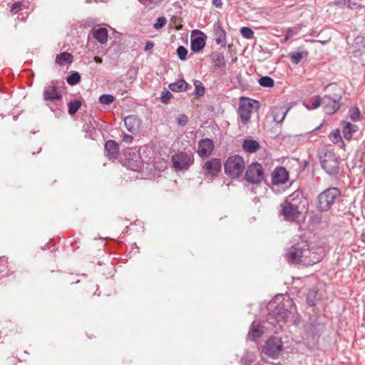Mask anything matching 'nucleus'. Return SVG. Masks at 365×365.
Returning <instances> with one entry per match:
<instances>
[{
    "label": "nucleus",
    "instance_id": "obj_55",
    "mask_svg": "<svg viewBox=\"0 0 365 365\" xmlns=\"http://www.w3.org/2000/svg\"><path fill=\"white\" fill-rule=\"evenodd\" d=\"M334 138H340V133L339 130L333 133Z\"/></svg>",
    "mask_w": 365,
    "mask_h": 365
},
{
    "label": "nucleus",
    "instance_id": "obj_26",
    "mask_svg": "<svg viewBox=\"0 0 365 365\" xmlns=\"http://www.w3.org/2000/svg\"><path fill=\"white\" fill-rule=\"evenodd\" d=\"M73 61V56L71 54L67 52H62L57 55L56 58V62L58 65H65L66 63H71Z\"/></svg>",
    "mask_w": 365,
    "mask_h": 365
},
{
    "label": "nucleus",
    "instance_id": "obj_4",
    "mask_svg": "<svg viewBox=\"0 0 365 365\" xmlns=\"http://www.w3.org/2000/svg\"><path fill=\"white\" fill-rule=\"evenodd\" d=\"M245 168L244 158L239 155L230 156L224 165L225 173L231 178H238L244 172Z\"/></svg>",
    "mask_w": 365,
    "mask_h": 365
},
{
    "label": "nucleus",
    "instance_id": "obj_42",
    "mask_svg": "<svg viewBox=\"0 0 365 365\" xmlns=\"http://www.w3.org/2000/svg\"><path fill=\"white\" fill-rule=\"evenodd\" d=\"M195 87V94L198 96H202L205 93V88L202 86L201 82L196 81L194 83Z\"/></svg>",
    "mask_w": 365,
    "mask_h": 365
},
{
    "label": "nucleus",
    "instance_id": "obj_50",
    "mask_svg": "<svg viewBox=\"0 0 365 365\" xmlns=\"http://www.w3.org/2000/svg\"><path fill=\"white\" fill-rule=\"evenodd\" d=\"M212 4L216 7V8H221L222 6V0H213L212 1Z\"/></svg>",
    "mask_w": 365,
    "mask_h": 365
},
{
    "label": "nucleus",
    "instance_id": "obj_41",
    "mask_svg": "<svg viewBox=\"0 0 365 365\" xmlns=\"http://www.w3.org/2000/svg\"><path fill=\"white\" fill-rule=\"evenodd\" d=\"M177 54L180 60H185L187 54V50L182 46L177 48Z\"/></svg>",
    "mask_w": 365,
    "mask_h": 365
},
{
    "label": "nucleus",
    "instance_id": "obj_46",
    "mask_svg": "<svg viewBox=\"0 0 365 365\" xmlns=\"http://www.w3.org/2000/svg\"><path fill=\"white\" fill-rule=\"evenodd\" d=\"M178 125L184 126L187 123V117L185 115H180L177 118Z\"/></svg>",
    "mask_w": 365,
    "mask_h": 365
},
{
    "label": "nucleus",
    "instance_id": "obj_51",
    "mask_svg": "<svg viewBox=\"0 0 365 365\" xmlns=\"http://www.w3.org/2000/svg\"><path fill=\"white\" fill-rule=\"evenodd\" d=\"M153 47V43L151 41H148L145 45V51L150 50Z\"/></svg>",
    "mask_w": 365,
    "mask_h": 365
},
{
    "label": "nucleus",
    "instance_id": "obj_5",
    "mask_svg": "<svg viewBox=\"0 0 365 365\" xmlns=\"http://www.w3.org/2000/svg\"><path fill=\"white\" fill-rule=\"evenodd\" d=\"M310 253L305 244H297L291 247L286 252V259L290 264H302L307 254Z\"/></svg>",
    "mask_w": 365,
    "mask_h": 365
},
{
    "label": "nucleus",
    "instance_id": "obj_15",
    "mask_svg": "<svg viewBox=\"0 0 365 365\" xmlns=\"http://www.w3.org/2000/svg\"><path fill=\"white\" fill-rule=\"evenodd\" d=\"M214 148V142L212 140L203 138L198 142L196 152L200 158H207L212 154Z\"/></svg>",
    "mask_w": 365,
    "mask_h": 365
},
{
    "label": "nucleus",
    "instance_id": "obj_28",
    "mask_svg": "<svg viewBox=\"0 0 365 365\" xmlns=\"http://www.w3.org/2000/svg\"><path fill=\"white\" fill-rule=\"evenodd\" d=\"M187 84L184 80H179L175 83H170L169 88L175 92L185 91L187 89Z\"/></svg>",
    "mask_w": 365,
    "mask_h": 365
},
{
    "label": "nucleus",
    "instance_id": "obj_3",
    "mask_svg": "<svg viewBox=\"0 0 365 365\" xmlns=\"http://www.w3.org/2000/svg\"><path fill=\"white\" fill-rule=\"evenodd\" d=\"M341 191L337 187H329L321 192L317 197V207L321 212H327L339 200Z\"/></svg>",
    "mask_w": 365,
    "mask_h": 365
},
{
    "label": "nucleus",
    "instance_id": "obj_45",
    "mask_svg": "<svg viewBox=\"0 0 365 365\" xmlns=\"http://www.w3.org/2000/svg\"><path fill=\"white\" fill-rule=\"evenodd\" d=\"M336 5H341V4H343L344 6H347V7L350 8V9H354V7L356 6V4L354 3V2H352L351 0H343L342 2L341 1H337L335 3Z\"/></svg>",
    "mask_w": 365,
    "mask_h": 365
},
{
    "label": "nucleus",
    "instance_id": "obj_14",
    "mask_svg": "<svg viewBox=\"0 0 365 365\" xmlns=\"http://www.w3.org/2000/svg\"><path fill=\"white\" fill-rule=\"evenodd\" d=\"M310 253L307 254L304 259L303 264L310 266L320 262L324 256V250L322 247L309 248Z\"/></svg>",
    "mask_w": 365,
    "mask_h": 365
},
{
    "label": "nucleus",
    "instance_id": "obj_37",
    "mask_svg": "<svg viewBox=\"0 0 365 365\" xmlns=\"http://www.w3.org/2000/svg\"><path fill=\"white\" fill-rule=\"evenodd\" d=\"M349 115L353 121L360 120L361 113L358 108H351L349 110Z\"/></svg>",
    "mask_w": 365,
    "mask_h": 365
},
{
    "label": "nucleus",
    "instance_id": "obj_1",
    "mask_svg": "<svg viewBox=\"0 0 365 365\" xmlns=\"http://www.w3.org/2000/svg\"><path fill=\"white\" fill-rule=\"evenodd\" d=\"M269 310L268 320H275L278 323L284 322L296 311V306L289 297L277 295L268 304Z\"/></svg>",
    "mask_w": 365,
    "mask_h": 365
},
{
    "label": "nucleus",
    "instance_id": "obj_56",
    "mask_svg": "<svg viewBox=\"0 0 365 365\" xmlns=\"http://www.w3.org/2000/svg\"><path fill=\"white\" fill-rule=\"evenodd\" d=\"M317 41L319 42L320 43H322V45H325L327 43V41Z\"/></svg>",
    "mask_w": 365,
    "mask_h": 365
},
{
    "label": "nucleus",
    "instance_id": "obj_44",
    "mask_svg": "<svg viewBox=\"0 0 365 365\" xmlns=\"http://www.w3.org/2000/svg\"><path fill=\"white\" fill-rule=\"evenodd\" d=\"M26 6L24 2L23 3L16 2L12 4V6L11 7V11L13 12L14 14H15V13H17L19 11L21 10L22 8H26Z\"/></svg>",
    "mask_w": 365,
    "mask_h": 365
},
{
    "label": "nucleus",
    "instance_id": "obj_16",
    "mask_svg": "<svg viewBox=\"0 0 365 365\" xmlns=\"http://www.w3.org/2000/svg\"><path fill=\"white\" fill-rule=\"evenodd\" d=\"M124 125L128 132L135 134L139 132L141 120L136 115H128L124 119Z\"/></svg>",
    "mask_w": 365,
    "mask_h": 365
},
{
    "label": "nucleus",
    "instance_id": "obj_23",
    "mask_svg": "<svg viewBox=\"0 0 365 365\" xmlns=\"http://www.w3.org/2000/svg\"><path fill=\"white\" fill-rule=\"evenodd\" d=\"M264 329L265 327L264 325L254 322L249 331V336L253 340L259 338L263 334Z\"/></svg>",
    "mask_w": 365,
    "mask_h": 365
},
{
    "label": "nucleus",
    "instance_id": "obj_38",
    "mask_svg": "<svg viewBox=\"0 0 365 365\" xmlns=\"http://www.w3.org/2000/svg\"><path fill=\"white\" fill-rule=\"evenodd\" d=\"M80 79H81V76H80L79 73L77 72H75V73H73L72 74H71L70 76H68L66 78V81L68 84L73 86V85H76V83H78L79 82Z\"/></svg>",
    "mask_w": 365,
    "mask_h": 365
},
{
    "label": "nucleus",
    "instance_id": "obj_32",
    "mask_svg": "<svg viewBox=\"0 0 365 365\" xmlns=\"http://www.w3.org/2000/svg\"><path fill=\"white\" fill-rule=\"evenodd\" d=\"M259 85L264 88H272L274 86V80L269 76H263L258 80Z\"/></svg>",
    "mask_w": 365,
    "mask_h": 365
},
{
    "label": "nucleus",
    "instance_id": "obj_6",
    "mask_svg": "<svg viewBox=\"0 0 365 365\" xmlns=\"http://www.w3.org/2000/svg\"><path fill=\"white\" fill-rule=\"evenodd\" d=\"M320 163L323 170L329 175H334L339 170V163L332 150H327L320 156Z\"/></svg>",
    "mask_w": 365,
    "mask_h": 365
},
{
    "label": "nucleus",
    "instance_id": "obj_8",
    "mask_svg": "<svg viewBox=\"0 0 365 365\" xmlns=\"http://www.w3.org/2000/svg\"><path fill=\"white\" fill-rule=\"evenodd\" d=\"M222 162L219 158H211L205 161L202 165V173L205 178L212 181L220 173Z\"/></svg>",
    "mask_w": 365,
    "mask_h": 365
},
{
    "label": "nucleus",
    "instance_id": "obj_48",
    "mask_svg": "<svg viewBox=\"0 0 365 365\" xmlns=\"http://www.w3.org/2000/svg\"><path fill=\"white\" fill-rule=\"evenodd\" d=\"M133 136H131L130 135H128L125 133H124L123 135V140L126 143H131L133 141Z\"/></svg>",
    "mask_w": 365,
    "mask_h": 365
},
{
    "label": "nucleus",
    "instance_id": "obj_40",
    "mask_svg": "<svg viewBox=\"0 0 365 365\" xmlns=\"http://www.w3.org/2000/svg\"><path fill=\"white\" fill-rule=\"evenodd\" d=\"M240 33L247 39H251L254 36V31L249 27L244 26L241 28Z\"/></svg>",
    "mask_w": 365,
    "mask_h": 365
},
{
    "label": "nucleus",
    "instance_id": "obj_20",
    "mask_svg": "<svg viewBox=\"0 0 365 365\" xmlns=\"http://www.w3.org/2000/svg\"><path fill=\"white\" fill-rule=\"evenodd\" d=\"M105 150L108 158L114 160L118 154V145L114 140H108L105 144Z\"/></svg>",
    "mask_w": 365,
    "mask_h": 365
},
{
    "label": "nucleus",
    "instance_id": "obj_2",
    "mask_svg": "<svg viewBox=\"0 0 365 365\" xmlns=\"http://www.w3.org/2000/svg\"><path fill=\"white\" fill-rule=\"evenodd\" d=\"M303 199L302 193L297 190L289 195L281 204L279 213L284 220L294 222L299 218L301 211L299 204L302 203Z\"/></svg>",
    "mask_w": 365,
    "mask_h": 365
},
{
    "label": "nucleus",
    "instance_id": "obj_29",
    "mask_svg": "<svg viewBox=\"0 0 365 365\" xmlns=\"http://www.w3.org/2000/svg\"><path fill=\"white\" fill-rule=\"evenodd\" d=\"M274 120L277 123H281L284 120L287 110L284 108H276L272 111Z\"/></svg>",
    "mask_w": 365,
    "mask_h": 365
},
{
    "label": "nucleus",
    "instance_id": "obj_27",
    "mask_svg": "<svg viewBox=\"0 0 365 365\" xmlns=\"http://www.w3.org/2000/svg\"><path fill=\"white\" fill-rule=\"evenodd\" d=\"M212 59L215 67L223 68L226 66L225 56L221 53H214L212 56Z\"/></svg>",
    "mask_w": 365,
    "mask_h": 365
},
{
    "label": "nucleus",
    "instance_id": "obj_52",
    "mask_svg": "<svg viewBox=\"0 0 365 365\" xmlns=\"http://www.w3.org/2000/svg\"><path fill=\"white\" fill-rule=\"evenodd\" d=\"M331 89L334 91H336V90H339L338 87L336 85H329L325 90Z\"/></svg>",
    "mask_w": 365,
    "mask_h": 365
},
{
    "label": "nucleus",
    "instance_id": "obj_25",
    "mask_svg": "<svg viewBox=\"0 0 365 365\" xmlns=\"http://www.w3.org/2000/svg\"><path fill=\"white\" fill-rule=\"evenodd\" d=\"M357 129V125L349 122H344L342 130L344 138L345 139L350 140L352 138L353 133H355Z\"/></svg>",
    "mask_w": 365,
    "mask_h": 365
},
{
    "label": "nucleus",
    "instance_id": "obj_33",
    "mask_svg": "<svg viewBox=\"0 0 365 365\" xmlns=\"http://www.w3.org/2000/svg\"><path fill=\"white\" fill-rule=\"evenodd\" d=\"M317 300V292L314 289L309 291L307 295V302L309 306H314Z\"/></svg>",
    "mask_w": 365,
    "mask_h": 365
},
{
    "label": "nucleus",
    "instance_id": "obj_17",
    "mask_svg": "<svg viewBox=\"0 0 365 365\" xmlns=\"http://www.w3.org/2000/svg\"><path fill=\"white\" fill-rule=\"evenodd\" d=\"M43 97L45 101L59 100L61 98V94L54 82L44 88Z\"/></svg>",
    "mask_w": 365,
    "mask_h": 365
},
{
    "label": "nucleus",
    "instance_id": "obj_54",
    "mask_svg": "<svg viewBox=\"0 0 365 365\" xmlns=\"http://www.w3.org/2000/svg\"><path fill=\"white\" fill-rule=\"evenodd\" d=\"M293 36V34H292V29H288L287 30V37H290V36Z\"/></svg>",
    "mask_w": 365,
    "mask_h": 365
},
{
    "label": "nucleus",
    "instance_id": "obj_12",
    "mask_svg": "<svg viewBox=\"0 0 365 365\" xmlns=\"http://www.w3.org/2000/svg\"><path fill=\"white\" fill-rule=\"evenodd\" d=\"M341 98V96L340 93H335L333 96H324L323 98V105L325 113L331 115L337 111L339 108V102Z\"/></svg>",
    "mask_w": 365,
    "mask_h": 365
},
{
    "label": "nucleus",
    "instance_id": "obj_30",
    "mask_svg": "<svg viewBox=\"0 0 365 365\" xmlns=\"http://www.w3.org/2000/svg\"><path fill=\"white\" fill-rule=\"evenodd\" d=\"M310 103H312L311 105L307 103H304V105L308 110L316 109L323 104V98L319 96H317L310 101Z\"/></svg>",
    "mask_w": 365,
    "mask_h": 365
},
{
    "label": "nucleus",
    "instance_id": "obj_11",
    "mask_svg": "<svg viewBox=\"0 0 365 365\" xmlns=\"http://www.w3.org/2000/svg\"><path fill=\"white\" fill-rule=\"evenodd\" d=\"M245 178L252 184L260 183L264 180L262 166L258 163H252L246 171Z\"/></svg>",
    "mask_w": 365,
    "mask_h": 365
},
{
    "label": "nucleus",
    "instance_id": "obj_19",
    "mask_svg": "<svg viewBox=\"0 0 365 365\" xmlns=\"http://www.w3.org/2000/svg\"><path fill=\"white\" fill-rule=\"evenodd\" d=\"M242 147L245 152L253 153L259 149L260 145L257 140L252 138H247L243 140Z\"/></svg>",
    "mask_w": 365,
    "mask_h": 365
},
{
    "label": "nucleus",
    "instance_id": "obj_35",
    "mask_svg": "<svg viewBox=\"0 0 365 365\" xmlns=\"http://www.w3.org/2000/svg\"><path fill=\"white\" fill-rule=\"evenodd\" d=\"M81 103L79 101H71L68 103V113L71 115L75 114L78 110L81 108Z\"/></svg>",
    "mask_w": 365,
    "mask_h": 365
},
{
    "label": "nucleus",
    "instance_id": "obj_47",
    "mask_svg": "<svg viewBox=\"0 0 365 365\" xmlns=\"http://www.w3.org/2000/svg\"><path fill=\"white\" fill-rule=\"evenodd\" d=\"M162 101L166 103L168 100L172 98V94L170 91H165L162 93Z\"/></svg>",
    "mask_w": 365,
    "mask_h": 365
},
{
    "label": "nucleus",
    "instance_id": "obj_18",
    "mask_svg": "<svg viewBox=\"0 0 365 365\" xmlns=\"http://www.w3.org/2000/svg\"><path fill=\"white\" fill-rule=\"evenodd\" d=\"M288 178L289 175L284 168H277L272 174V183L277 185L284 184Z\"/></svg>",
    "mask_w": 365,
    "mask_h": 365
},
{
    "label": "nucleus",
    "instance_id": "obj_13",
    "mask_svg": "<svg viewBox=\"0 0 365 365\" xmlns=\"http://www.w3.org/2000/svg\"><path fill=\"white\" fill-rule=\"evenodd\" d=\"M125 165L133 171H140L143 168V163L141 160L139 153L130 149L128 153V156L125 159Z\"/></svg>",
    "mask_w": 365,
    "mask_h": 365
},
{
    "label": "nucleus",
    "instance_id": "obj_21",
    "mask_svg": "<svg viewBox=\"0 0 365 365\" xmlns=\"http://www.w3.org/2000/svg\"><path fill=\"white\" fill-rule=\"evenodd\" d=\"M200 36L191 38V48L194 52L200 51L205 46V36L200 32Z\"/></svg>",
    "mask_w": 365,
    "mask_h": 365
},
{
    "label": "nucleus",
    "instance_id": "obj_36",
    "mask_svg": "<svg viewBox=\"0 0 365 365\" xmlns=\"http://www.w3.org/2000/svg\"><path fill=\"white\" fill-rule=\"evenodd\" d=\"M354 44L356 45V49L359 51L365 50V37L357 36L354 39Z\"/></svg>",
    "mask_w": 365,
    "mask_h": 365
},
{
    "label": "nucleus",
    "instance_id": "obj_49",
    "mask_svg": "<svg viewBox=\"0 0 365 365\" xmlns=\"http://www.w3.org/2000/svg\"><path fill=\"white\" fill-rule=\"evenodd\" d=\"M247 356H245L242 358L241 362L243 365H250L252 362V359H248L247 357Z\"/></svg>",
    "mask_w": 365,
    "mask_h": 365
},
{
    "label": "nucleus",
    "instance_id": "obj_57",
    "mask_svg": "<svg viewBox=\"0 0 365 365\" xmlns=\"http://www.w3.org/2000/svg\"><path fill=\"white\" fill-rule=\"evenodd\" d=\"M307 41H308V42H316L317 41H315V40H307Z\"/></svg>",
    "mask_w": 365,
    "mask_h": 365
},
{
    "label": "nucleus",
    "instance_id": "obj_24",
    "mask_svg": "<svg viewBox=\"0 0 365 365\" xmlns=\"http://www.w3.org/2000/svg\"><path fill=\"white\" fill-rule=\"evenodd\" d=\"M93 36L100 43L104 44L108 41V30L106 28H99L93 31Z\"/></svg>",
    "mask_w": 365,
    "mask_h": 365
},
{
    "label": "nucleus",
    "instance_id": "obj_34",
    "mask_svg": "<svg viewBox=\"0 0 365 365\" xmlns=\"http://www.w3.org/2000/svg\"><path fill=\"white\" fill-rule=\"evenodd\" d=\"M140 3L145 5L150 9H153L159 6L163 0H138Z\"/></svg>",
    "mask_w": 365,
    "mask_h": 365
},
{
    "label": "nucleus",
    "instance_id": "obj_22",
    "mask_svg": "<svg viewBox=\"0 0 365 365\" xmlns=\"http://www.w3.org/2000/svg\"><path fill=\"white\" fill-rule=\"evenodd\" d=\"M214 35L216 43L225 47L226 45V33L219 24H217L215 28Z\"/></svg>",
    "mask_w": 365,
    "mask_h": 365
},
{
    "label": "nucleus",
    "instance_id": "obj_39",
    "mask_svg": "<svg viewBox=\"0 0 365 365\" xmlns=\"http://www.w3.org/2000/svg\"><path fill=\"white\" fill-rule=\"evenodd\" d=\"M114 101V97L110 94H103L99 97V102L101 104L110 105Z\"/></svg>",
    "mask_w": 365,
    "mask_h": 365
},
{
    "label": "nucleus",
    "instance_id": "obj_31",
    "mask_svg": "<svg viewBox=\"0 0 365 365\" xmlns=\"http://www.w3.org/2000/svg\"><path fill=\"white\" fill-rule=\"evenodd\" d=\"M307 54V52H292L289 53V56L293 63L298 64Z\"/></svg>",
    "mask_w": 365,
    "mask_h": 365
},
{
    "label": "nucleus",
    "instance_id": "obj_9",
    "mask_svg": "<svg viewBox=\"0 0 365 365\" xmlns=\"http://www.w3.org/2000/svg\"><path fill=\"white\" fill-rule=\"evenodd\" d=\"M172 162L176 170H187L193 164L194 157L192 154L179 152L173 155Z\"/></svg>",
    "mask_w": 365,
    "mask_h": 365
},
{
    "label": "nucleus",
    "instance_id": "obj_43",
    "mask_svg": "<svg viewBox=\"0 0 365 365\" xmlns=\"http://www.w3.org/2000/svg\"><path fill=\"white\" fill-rule=\"evenodd\" d=\"M167 20L165 17L160 16L157 19L156 22L154 24V28L157 30L162 29L166 24Z\"/></svg>",
    "mask_w": 365,
    "mask_h": 365
},
{
    "label": "nucleus",
    "instance_id": "obj_10",
    "mask_svg": "<svg viewBox=\"0 0 365 365\" xmlns=\"http://www.w3.org/2000/svg\"><path fill=\"white\" fill-rule=\"evenodd\" d=\"M282 349L283 343L281 339L277 337H271L267 341L263 351L272 358H278Z\"/></svg>",
    "mask_w": 365,
    "mask_h": 365
},
{
    "label": "nucleus",
    "instance_id": "obj_53",
    "mask_svg": "<svg viewBox=\"0 0 365 365\" xmlns=\"http://www.w3.org/2000/svg\"><path fill=\"white\" fill-rule=\"evenodd\" d=\"M94 60H95V61H96V63H102V61H102V58H100V57H98V56H95V57H94Z\"/></svg>",
    "mask_w": 365,
    "mask_h": 365
},
{
    "label": "nucleus",
    "instance_id": "obj_7",
    "mask_svg": "<svg viewBox=\"0 0 365 365\" xmlns=\"http://www.w3.org/2000/svg\"><path fill=\"white\" fill-rule=\"evenodd\" d=\"M259 101L248 98H240L238 108V114L243 124H246L250 119L251 114L255 107L258 108Z\"/></svg>",
    "mask_w": 365,
    "mask_h": 365
}]
</instances>
